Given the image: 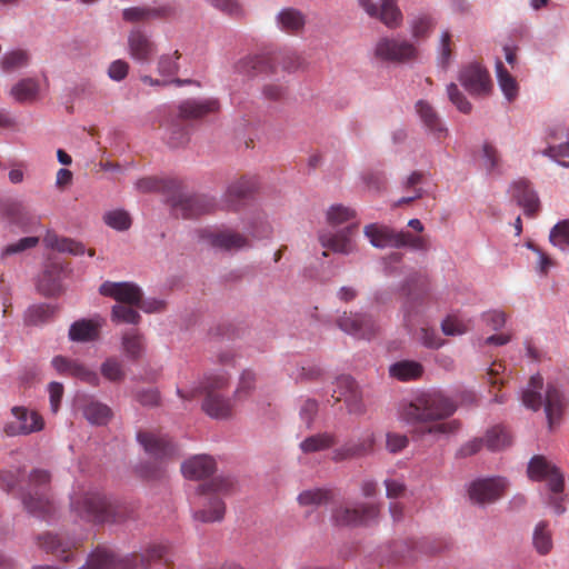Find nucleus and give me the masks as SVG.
I'll return each mask as SVG.
<instances>
[{
	"mask_svg": "<svg viewBox=\"0 0 569 569\" xmlns=\"http://www.w3.org/2000/svg\"><path fill=\"white\" fill-rule=\"evenodd\" d=\"M357 226H349L338 232H321L319 241L323 248L330 249L333 252L341 254H350L356 251L357 246L352 239V233Z\"/></svg>",
	"mask_w": 569,
	"mask_h": 569,
	"instance_id": "obj_22",
	"label": "nucleus"
},
{
	"mask_svg": "<svg viewBox=\"0 0 569 569\" xmlns=\"http://www.w3.org/2000/svg\"><path fill=\"white\" fill-rule=\"evenodd\" d=\"M256 188L257 182L253 178L242 177L231 182L224 193L227 209H236L237 203L251 194Z\"/></svg>",
	"mask_w": 569,
	"mask_h": 569,
	"instance_id": "obj_31",
	"label": "nucleus"
},
{
	"mask_svg": "<svg viewBox=\"0 0 569 569\" xmlns=\"http://www.w3.org/2000/svg\"><path fill=\"white\" fill-rule=\"evenodd\" d=\"M137 438L146 452L154 460L159 461V465L154 468L143 466L141 468V473L148 479H158L162 477L164 473V461L170 460L178 455L176 446L168 436L158 432L140 431L138 432Z\"/></svg>",
	"mask_w": 569,
	"mask_h": 569,
	"instance_id": "obj_8",
	"label": "nucleus"
},
{
	"mask_svg": "<svg viewBox=\"0 0 569 569\" xmlns=\"http://www.w3.org/2000/svg\"><path fill=\"white\" fill-rule=\"evenodd\" d=\"M447 92L450 101L458 108L459 111L463 113H469L471 111V103L459 91L457 84L450 83L447 87Z\"/></svg>",
	"mask_w": 569,
	"mask_h": 569,
	"instance_id": "obj_62",
	"label": "nucleus"
},
{
	"mask_svg": "<svg viewBox=\"0 0 569 569\" xmlns=\"http://www.w3.org/2000/svg\"><path fill=\"white\" fill-rule=\"evenodd\" d=\"M527 473L533 481H546L552 493H562L565 488L563 475L543 456H535L531 458Z\"/></svg>",
	"mask_w": 569,
	"mask_h": 569,
	"instance_id": "obj_10",
	"label": "nucleus"
},
{
	"mask_svg": "<svg viewBox=\"0 0 569 569\" xmlns=\"http://www.w3.org/2000/svg\"><path fill=\"white\" fill-rule=\"evenodd\" d=\"M201 237L209 244L221 250H239L249 247V239L232 230L203 231Z\"/></svg>",
	"mask_w": 569,
	"mask_h": 569,
	"instance_id": "obj_25",
	"label": "nucleus"
},
{
	"mask_svg": "<svg viewBox=\"0 0 569 569\" xmlns=\"http://www.w3.org/2000/svg\"><path fill=\"white\" fill-rule=\"evenodd\" d=\"M336 443V438L331 433H318L306 438L300 443V449L305 453H312L332 447Z\"/></svg>",
	"mask_w": 569,
	"mask_h": 569,
	"instance_id": "obj_51",
	"label": "nucleus"
},
{
	"mask_svg": "<svg viewBox=\"0 0 569 569\" xmlns=\"http://www.w3.org/2000/svg\"><path fill=\"white\" fill-rule=\"evenodd\" d=\"M280 29L288 33H298L305 27V16L297 9L287 8L279 12L277 17Z\"/></svg>",
	"mask_w": 569,
	"mask_h": 569,
	"instance_id": "obj_43",
	"label": "nucleus"
},
{
	"mask_svg": "<svg viewBox=\"0 0 569 569\" xmlns=\"http://www.w3.org/2000/svg\"><path fill=\"white\" fill-rule=\"evenodd\" d=\"M376 441L375 432L366 431L356 442H348L336 449L332 460L342 461L370 455L373 452Z\"/></svg>",
	"mask_w": 569,
	"mask_h": 569,
	"instance_id": "obj_23",
	"label": "nucleus"
},
{
	"mask_svg": "<svg viewBox=\"0 0 569 569\" xmlns=\"http://www.w3.org/2000/svg\"><path fill=\"white\" fill-rule=\"evenodd\" d=\"M565 409L563 395L553 385L548 383L545 397V411L550 428L557 425Z\"/></svg>",
	"mask_w": 569,
	"mask_h": 569,
	"instance_id": "obj_33",
	"label": "nucleus"
},
{
	"mask_svg": "<svg viewBox=\"0 0 569 569\" xmlns=\"http://www.w3.org/2000/svg\"><path fill=\"white\" fill-rule=\"evenodd\" d=\"M83 416L90 423L103 426L112 418V410L107 405L92 400L83 407Z\"/></svg>",
	"mask_w": 569,
	"mask_h": 569,
	"instance_id": "obj_44",
	"label": "nucleus"
},
{
	"mask_svg": "<svg viewBox=\"0 0 569 569\" xmlns=\"http://www.w3.org/2000/svg\"><path fill=\"white\" fill-rule=\"evenodd\" d=\"M101 375L110 382L119 383L124 380L123 365L117 358H108L100 367Z\"/></svg>",
	"mask_w": 569,
	"mask_h": 569,
	"instance_id": "obj_54",
	"label": "nucleus"
},
{
	"mask_svg": "<svg viewBox=\"0 0 569 569\" xmlns=\"http://www.w3.org/2000/svg\"><path fill=\"white\" fill-rule=\"evenodd\" d=\"M128 52L141 63H149L157 52L156 43L140 29H133L128 36Z\"/></svg>",
	"mask_w": 569,
	"mask_h": 569,
	"instance_id": "obj_21",
	"label": "nucleus"
},
{
	"mask_svg": "<svg viewBox=\"0 0 569 569\" xmlns=\"http://www.w3.org/2000/svg\"><path fill=\"white\" fill-rule=\"evenodd\" d=\"M291 376L301 382H315L322 380L325 371L317 365L308 363L306 366L298 367L296 372Z\"/></svg>",
	"mask_w": 569,
	"mask_h": 569,
	"instance_id": "obj_56",
	"label": "nucleus"
},
{
	"mask_svg": "<svg viewBox=\"0 0 569 569\" xmlns=\"http://www.w3.org/2000/svg\"><path fill=\"white\" fill-rule=\"evenodd\" d=\"M532 547L539 556H547L552 551L553 535L547 520L536 523L532 531Z\"/></svg>",
	"mask_w": 569,
	"mask_h": 569,
	"instance_id": "obj_36",
	"label": "nucleus"
},
{
	"mask_svg": "<svg viewBox=\"0 0 569 569\" xmlns=\"http://www.w3.org/2000/svg\"><path fill=\"white\" fill-rule=\"evenodd\" d=\"M166 555V548L160 545L149 547L143 553H132L120 560L122 569H148L152 563L160 561Z\"/></svg>",
	"mask_w": 569,
	"mask_h": 569,
	"instance_id": "obj_29",
	"label": "nucleus"
},
{
	"mask_svg": "<svg viewBox=\"0 0 569 569\" xmlns=\"http://www.w3.org/2000/svg\"><path fill=\"white\" fill-rule=\"evenodd\" d=\"M43 243L47 248L57 250L59 252H68L74 256L84 253V246L72 239L59 237L54 231L48 230L43 237Z\"/></svg>",
	"mask_w": 569,
	"mask_h": 569,
	"instance_id": "obj_40",
	"label": "nucleus"
},
{
	"mask_svg": "<svg viewBox=\"0 0 569 569\" xmlns=\"http://www.w3.org/2000/svg\"><path fill=\"white\" fill-rule=\"evenodd\" d=\"M234 482L229 477H216L210 482L199 485L198 491L202 497V506L194 513V518L202 522H214L222 520L226 511L221 495H227L233 489Z\"/></svg>",
	"mask_w": 569,
	"mask_h": 569,
	"instance_id": "obj_6",
	"label": "nucleus"
},
{
	"mask_svg": "<svg viewBox=\"0 0 569 569\" xmlns=\"http://www.w3.org/2000/svg\"><path fill=\"white\" fill-rule=\"evenodd\" d=\"M101 325L98 319L78 320L71 325L69 338L77 342L94 341L99 338Z\"/></svg>",
	"mask_w": 569,
	"mask_h": 569,
	"instance_id": "obj_32",
	"label": "nucleus"
},
{
	"mask_svg": "<svg viewBox=\"0 0 569 569\" xmlns=\"http://www.w3.org/2000/svg\"><path fill=\"white\" fill-rule=\"evenodd\" d=\"M360 7L372 18H379L388 28H397L402 21V13L397 0H381L380 6L372 0H358Z\"/></svg>",
	"mask_w": 569,
	"mask_h": 569,
	"instance_id": "obj_17",
	"label": "nucleus"
},
{
	"mask_svg": "<svg viewBox=\"0 0 569 569\" xmlns=\"http://www.w3.org/2000/svg\"><path fill=\"white\" fill-rule=\"evenodd\" d=\"M379 509L372 503H360L355 507H340L333 512V520L339 526L367 525L378 517Z\"/></svg>",
	"mask_w": 569,
	"mask_h": 569,
	"instance_id": "obj_16",
	"label": "nucleus"
},
{
	"mask_svg": "<svg viewBox=\"0 0 569 569\" xmlns=\"http://www.w3.org/2000/svg\"><path fill=\"white\" fill-rule=\"evenodd\" d=\"M333 497L331 490L315 488L302 491L298 496V502L303 507H318L328 503Z\"/></svg>",
	"mask_w": 569,
	"mask_h": 569,
	"instance_id": "obj_49",
	"label": "nucleus"
},
{
	"mask_svg": "<svg viewBox=\"0 0 569 569\" xmlns=\"http://www.w3.org/2000/svg\"><path fill=\"white\" fill-rule=\"evenodd\" d=\"M331 397L333 403L343 401L349 413L362 415L366 410L361 391L350 376L342 375L336 379Z\"/></svg>",
	"mask_w": 569,
	"mask_h": 569,
	"instance_id": "obj_11",
	"label": "nucleus"
},
{
	"mask_svg": "<svg viewBox=\"0 0 569 569\" xmlns=\"http://www.w3.org/2000/svg\"><path fill=\"white\" fill-rule=\"evenodd\" d=\"M61 268L57 264L47 266L39 277L38 291L46 297H53L61 291Z\"/></svg>",
	"mask_w": 569,
	"mask_h": 569,
	"instance_id": "obj_35",
	"label": "nucleus"
},
{
	"mask_svg": "<svg viewBox=\"0 0 569 569\" xmlns=\"http://www.w3.org/2000/svg\"><path fill=\"white\" fill-rule=\"evenodd\" d=\"M408 443L409 439L406 435L398 432H387L386 435V448L390 453L402 451Z\"/></svg>",
	"mask_w": 569,
	"mask_h": 569,
	"instance_id": "obj_64",
	"label": "nucleus"
},
{
	"mask_svg": "<svg viewBox=\"0 0 569 569\" xmlns=\"http://www.w3.org/2000/svg\"><path fill=\"white\" fill-rule=\"evenodd\" d=\"M181 54L176 50L172 54H162L157 62V70L162 77H172L179 71L178 60Z\"/></svg>",
	"mask_w": 569,
	"mask_h": 569,
	"instance_id": "obj_55",
	"label": "nucleus"
},
{
	"mask_svg": "<svg viewBox=\"0 0 569 569\" xmlns=\"http://www.w3.org/2000/svg\"><path fill=\"white\" fill-rule=\"evenodd\" d=\"M40 83L36 78H23L10 90V96L19 103H32L38 100Z\"/></svg>",
	"mask_w": 569,
	"mask_h": 569,
	"instance_id": "obj_37",
	"label": "nucleus"
},
{
	"mask_svg": "<svg viewBox=\"0 0 569 569\" xmlns=\"http://www.w3.org/2000/svg\"><path fill=\"white\" fill-rule=\"evenodd\" d=\"M140 315L136 306L130 305H114L111 310V320L116 323H130L138 325L140 322Z\"/></svg>",
	"mask_w": 569,
	"mask_h": 569,
	"instance_id": "obj_52",
	"label": "nucleus"
},
{
	"mask_svg": "<svg viewBox=\"0 0 569 569\" xmlns=\"http://www.w3.org/2000/svg\"><path fill=\"white\" fill-rule=\"evenodd\" d=\"M38 243V237L21 238L17 242L6 246L0 252V258L4 259L6 257L20 253L27 249L34 248Z\"/></svg>",
	"mask_w": 569,
	"mask_h": 569,
	"instance_id": "obj_60",
	"label": "nucleus"
},
{
	"mask_svg": "<svg viewBox=\"0 0 569 569\" xmlns=\"http://www.w3.org/2000/svg\"><path fill=\"white\" fill-rule=\"evenodd\" d=\"M356 217V211L342 204H335L327 211V220L331 226L342 224Z\"/></svg>",
	"mask_w": 569,
	"mask_h": 569,
	"instance_id": "obj_57",
	"label": "nucleus"
},
{
	"mask_svg": "<svg viewBox=\"0 0 569 569\" xmlns=\"http://www.w3.org/2000/svg\"><path fill=\"white\" fill-rule=\"evenodd\" d=\"M120 560L116 553L107 548H97L80 569H117Z\"/></svg>",
	"mask_w": 569,
	"mask_h": 569,
	"instance_id": "obj_41",
	"label": "nucleus"
},
{
	"mask_svg": "<svg viewBox=\"0 0 569 569\" xmlns=\"http://www.w3.org/2000/svg\"><path fill=\"white\" fill-rule=\"evenodd\" d=\"M416 111L420 117V120L425 124V127L437 138L445 137L447 134V129L441 122L437 111L427 101L419 100L416 103Z\"/></svg>",
	"mask_w": 569,
	"mask_h": 569,
	"instance_id": "obj_34",
	"label": "nucleus"
},
{
	"mask_svg": "<svg viewBox=\"0 0 569 569\" xmlns=\"http://www.w3.org/2000/svg\"><path fill=\"white\" fill-rule=\"evenodd\" d=\"M157 14V10L143 7L127 8L122 12L123 20L128 22L143 21Z\"/></svg>",
	"mask_w": 569,
	"mask_h": 569,
	"instance_id": "obj_61",
	"label": "nucleus"
},
{
	"mask_svg": "<svg viewBox=\"0 0 569 569\" xmlns=\"http://www.w3.org/2000/svg\"><path fill=\"white\" fill-rule=\"evenodd\" d=\"M122 348L127 357L137 360L143 352V338L137 330H129L122 335Z\"/></svg>",
	"mask_w": 569,
	"mask_h": 569,
	"instance_id": "obj_50",
	"label": "nucleus"
},
{
	"mask_svg": "<svg viewBox=\"0 0 569 569\" xmlns=\"http://www.w3.org/2000/svg\"><path fill=\"white\" fill-rule=\"evenodd\" d=\"M511 443V436L507 428L495 426L485 436V446L491 451H499Z\"/></svg>",
	"mask_w": 569,
	"mask_h": 569,
	"instance_id": "obj_47",
	"label": "nucleus"
},
{
	"mask_svg": "<svg viewBox=\"0 0 569 569\" xmlns=\"http://www.w3.org/2000/svg\"><path fill=\"white\" fill-rule=\"evenodd\" d=\"M403 291L407 296L403 303L405 322L409 327L416 306H421L429 296V281L426 276H411L407 279Z\"/></svg>",
	"mask_w": 569,
	"mask_h": 569,
	"instance_id": "obj_12",
	"label": "nucleus"
},
{
	"mask_svg": "<svg viewBox=\"0 0 569 569\" xmlns=\"http://www.w3.org/2000/svg\"><path fill=\"white\" fill-rule=\"evenodd\" d=\"M459 80L471 94H487L491 89L489 73L477 63L465 67L460 71Z\"/></svg>",
	"mask_w": 569,
	"mask_h": 569,
	"instance_id": "obj_20",
	"label": "nucleus"
},
{
	"mask_svg": "<svg viewBox=\"0 0 569 569\" xmlns=\"http://www.w3.org/2000/svg\"><path fill=\"white\" fill-rule=\"evenodd\" d=\"M29 61V53L26 50L18 49L4 53L0 60V67L4 73H12L26 68Z\"/></svg>",
	"mask_w": 569,
	"mask_h": 569,
	"instance_id": "obj_46",
	"label": "nucleus"
},
{
	"mask_svg": "<svg viewBox=\"0 0 569 569\" xmlns=\"http://www.w3.org/2000/svg\"><path fill=\"white\" fill-rule=\"evenodd\" d=\"M511 197L515 199L528 217H533L539 210V199L531 189L529 182L520 179L512 184Z\"/></svg>",
	"mask_w": 569,
	"mask_h": 569,
	"instance_id": "obj_28",
	"label": "nucleus"
},
{
	"mask_svg": "<svg viewBox=\"0 0 569 569\" xmlns=\"http://www.w3.org/2000/svg\"><path fill=\"white\" fill-rule=\"evenodd\" d=\"M457 403L441 391L423 392L405 405L400 417L413 426L415 438L423 440L430 437L433 441L455 435L460 430L459 420H448L457 411Z\"/></svg>",
	"mask_w": 569,
	"mask_h": 569,
	"instance_id": "obj_1",
	"label": "nucleus"
},
{
	"mask_svg": "<svg viewBox=\"0 0 569 569\" xmlns=\"http://www.w3.org/2000/svg\"><path fill=\"white\" fill-rule=\"evenodd\" d=\"M216 462L212 457L207 455L194 456L181 466L182 475L188 479H202L213 473Z\"/></svg>",
	"mask_w": 569,
	"mask_h": 569,
	"instance_id": "obj_30",
	"label": "nucleus"
},
{
	"mask_svg": "<svg viewBox=\"0 0 569 569\" xmlns=\"http://www.w3.org/2000/svg\"><path fill=\"white\" fill-rule=\"evenodd\" d=\"M229 375L224 371L204 376L200 387L186 393L181 389L177 392L182 399H193L203 396L202 410L211 418L228 419L232 415L233 406L227 396Z\"/></svg>",
	"mask_w": 569,
	"mask_h": 569,
	"instance_id": "obj_3",
	"label": "nucleus"
},
{
	"mask_svg": "<svg viewBox=\"0 0 569 569\" xmlns=\"http://www.w3.org/2000/svg\"><path fill=\"white\" fill-rule=\"evenodd\" d=\"M337 326L346 333L362 339H371L379 330L375 319L365 313L345 312L337 319Z\"/></svg>",
	"mask_w": 569,
	"mask_h": 569,
	"instance_id": "obj_14",
	"label": "nucleus"
},
{
	"mask_svg": "<svg viewBox=\"0 0 569 569\" xmlns=\"http://www.w3.org/2000/svg\"><path fill=\"white\" fill-rule=\"evenodd\" d=\"M305 64L306 62L299 53L284 50L248 56L237 62L236 70L247 76L276 74L278 66H280L283 71L291 73L303 69Z\"/></svg>",
	"mask_w": 569,
	"mask_h": 569,
	"instance_id": "obj_4",
	"label": "nucleus"
},
{
	"mask_svg": "<svg viewBox=\"0 0 569 569\" xmlns=\"http://www.w3.org/2000/svg\"><path fill=\"white\" fill-rule=\"evenodd\" d=\"M550 242L562 250L569 248V220L558 222L550 231Z\"/></svg>",
	"mask_w": 569,
	"mask_h": 569,
	"instance_id": "obj_58",
	"label": "nucleus"
},
{
	"mask_svg": "<svg viewBox=\"0 0 569 569\" xmlns=\"http://www.w3.org/2000/svg\"><path fill=\"white\" fill-rule=\"evenodd\" d=\"M38 545L47 552L60 557L63 561L72 559L71 545L62 541L57 535L47 532L38 536Z\"/></svg>",
	"mask_w": 569,
	"mask_h": 569,
	"instance_id": "obj_38",
	"label": "nucleus"
},
{
	"mask_svg": "<svg viewBox=\"0 0 569 569\" xmlns=\"http://www.w3.org/2000/svg\"><path fill=\"white\" fill-rule=\"evenodd\" d=\"M51 365L61 376L79 379L92 387H98L100 385L98 373L77 359L56 356L51 360Z\"/></svg>",
	"mask_w": 569,
	"mask_h": 569,
	"instance_id": "obj_15",
	"label": "nucleus"
},
{
	"mask_svg": "<svg viewBox=\"0 0 569 569\" xmlns=\"http://www.w3.org/2000/svg\"><path fill=\"white\" fill-rule=\"evenodd\" d=\"M0 216L10 223L23 229L39 222V219L22 202L13 199H6L0 202Z\"/></svg>",
	"mask_w": 569,
	"mask_h": 569,
	"instance_id": "obj_24",
	"label": "nucleus"
},
{
	"mask_svg": "<svg viewBox=\"0 0 569 569\" xmlns=\"http://www.w3.org/2000/svg\"><path fill=\"white\" fill-rule=\"evenodd\" d=\"M103 221L111 228L123 231L130 228L131 218L124 210H112L103 216Z\"/></svg>",
	"mask_w": 569,
	"mask_h": 569,
	"instance_id": "obj_59",
	"label": "nucleus"
},
{
	"mask_svg": "<svg viewBox=\"0 0 569 569\" xmlns=\"http://www.w3.org/2000/svg\"><path fill=\"white\" fill-rule=\"evenodd\" d=\"M422 372V366L412 360H401L389 367L390 377L399 381L416 380L421 377Z\"/></svg>",
	"mask_w": 569,
	"mask_h": 569,
	"instance_id": "obj_42",
	"label": "nucleus"
},
{
	"mask_svg": "<svg viewBox=\"0 0 569 569\" xmlns=\"http://www.w3.org/2000/svg\"><path fill=\"white\" fill-rule=\"evenodd\" d=\"M543 386V379L540 375L530 378L527 389L522 392V403L532 410H538L542 405L540 390Z\"/></svg>",
	"mask_w": 569,
	"mask_h": 569,
	"instance_id": "obj_45",
	"label": "nucleus"
},
{
	"mask_svg": "<svg viewBox=\"0 0 569 569\" xmlns=\"http://www.w3.org/2000/svg\"><path fill=\"white\" fill-rule=\"evenodd\" d=\"M496 71L499 86L503 91L506 98L508 100H512L518 92V84L515 78L509 73V71L505 68L503 63L499 60L496 63Z\"/></svg>",
	"mask_w": 569,
	"mask_h": 569,
	"instance_id": "obj_53",
	"label": "nucleus"
},
{
	"mask_svg": "<svg viewBox=\"0 0 569 569\" xmlns=\"http://www.w3.org/2000/svg\"><path fill=\"white\" fill-rule=\"evenodd\" d=\"M136 188L141 192L166 191L170 192L168 202L172 214L177 218L191 219L216 209V201L207 194H187L181 191V186L174 180H159L153 177L139 179Z\"/></svg>",
	"mask_w": 569,
	"mask_h": 569,
	"instance_id": "obj_2",
	"label": "nucleus"
},
{
	"mask_svg": "<svg viewBox=\"0 0 569 569\" xmlns=\"http://www.w3.org/2000/svg\"><path fill=\"white\" fill-rule=\"evenodd\" d=\"M99 292L104 297L114 299L117 305L137 306L142 297V290L133 282H111L104 281Z\"/></svg>",
	"mask_w": 569,
	"mask_h": 569,
	"instance_id": "obj_18",
	"label": "nucleus"
},
{
	"mask_svg": "<svg viewBox=\"0 0 569 569\" xmlns=\"http://www.w3.org/2000/svg\"><path fill=\"white\" fill-rule=\"evenodd\" d=\"M190 130L184 121L178 117L169 120L164 126V140L171 148H179L188 143Z\"/></svg>",
	"mask_w": 569,
	"mask_h": 569,
	"instance_id": "obj_39",
	"label": "nucleus"
},
{
	"mask_svg": "<svg viewBox=\"0 0 569 569\" xmlns=\"http://www.w3.org/2000/svg\"><path fill=\"white\" fill-rule=\"evenodd\" d=\"M417 49L408 41L382 38L376 46V56L382 60L402 62L415 58Z\"/></svg>",
	"mask_w": 569,
	"mask_h": 569,
	"instance_id": "obj_19",
	"label": "nucleus"
},
{
	"mask_svg": "<svg viewBox=\"0 0 569 569\" xmlns=\"http://www.w3.org/2000/svg\"><path fill=\"white\" fill-rule=\"evenodd\" d=\"M56 308L51 305L39 303L28 308L24 315V321L30 326H39L53 318Z\"/></svg>",
	"mask_w": 569,
	"mask_h": 569,
	"instance_id": "obj_48",
	"label": "nucleus"
},
{
	"mask_svg": "<svg viewBox=\"0 0 569 569\" xmlns=\"http://www.w3.org/2000/svg\"><path fill=\"white\" fill-rule=\"evenodd\" d=\"M219 110V102L216 99L196 100L188 99L178 106V118L182 121L198 120L209 113Z\"/></svg>",
	"mask_w": 569,
	"mask_h": 569,
	"instance_id": "obj_26",
	"label": "nucleus"
},
{
	"mask_svg": "<svg viewBox=\"0 0 569 569\" xmlns=\"http://www.w3.org/2000/svg\"><path fill=\"white\" fill-rule=\"evenodd\" d=\"M507 486L500 477L478 479L470 485L468 492L475 503H492L505 495Z\"/></svg>",
	"mask_w": 569,
	"mask_h": 569,
	"instance_id": "obj_13",
	"label": "nucleus"
},
{
	"mask_svg": "<svg viewBox=\"0 0 569 569\" xmlns=\"http://www.w3.org/2000/svg\"><path fill=\"white\" fill-rule=\"evenodd\" d=\"M363 233L376 248H401L400 231L398 232L390 227L370 223L365 227Z\"/></svg>",
	"mask_w": 569,
	"mask_h": 569,
	"instance_id": "obj_27",
	"label": "nucleus"
},
{
	"mask_svg": "<svg viewBox=\"0 0 569 569\" xmlns=\"http://www.w3.org/2000/svg\"><path fill=\"white\" fill-rule=\"evenodd\" d=\"M51 481V475L44 469H34L29 475L28 489L22 495L24 509L38 518L49 517L53 510V501L44 492Z\"/></svg>",
	"mask_w": 569,
	"mask_h": 569,
	"instance_id": "obj_7",
	"label": "nucleus"
},
{
	"mask_svg": "<svg viewBox=\"0 0 569 569\" xmlns=\"http://www.w3.org/2000/svg\"><path fill=\"white\" fill-rule=\"evenodd\" d=\"M256 382V376L250 370H244L240 377L239 385L234 391L237 399H243L253 389Z\"/></svg>",
	"mask_w": 569,
	"mask_h": 569,
	"instance_id": "obj_63",
	"label": "nucleus"
},
{
	"mask_svg": "<svg viewBox=\"0 0 569 569\" xmlns=\"http://www.w3.org/2000/svg\"><path fill=\"white\" fill-rule=\"evenodd\" d=\"M12 419L3 425V433L8 437L27 436L44 428L42 416L23 406H14L10 410Z\"/></svg>",
	"mask_w": 569,
	"mask_h": 569,
	"instance_id": "obj_9",
	"label": "nucleus"
},
{
	"mask_svg": "<svg viewBox=\"0 0 569 569\" xmlns=\"http://www.w3.org/2000/svg\"><path fill=\"white\" fill-rule=\"evenodd\" d=\"M71 510L81 519L92 522H118L126 518L124 508L113 503L103 493L83 492L71 498Z\"/></svg>",
	"mask_w": 569,
	"mask_h": 569,
	"instance_id": "obj_5",
	"label": "nucleus"
}]
</instances>
